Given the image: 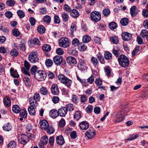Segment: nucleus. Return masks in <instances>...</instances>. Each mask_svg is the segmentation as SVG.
<instances>
[{"label":"nucleus","mask_w":148,"mask_h":148,"mask_svg":"<svg viewBox=\"0 0 148 148\" xmlns=\"http://www.w3.org/2000/svg\"><path fill=\"white\" fill-rule=\"evenodd\" d=\"M58 111V115H59L62 117L65 116L67 112L66 108L65 107H64L60 108Z\"/></svg>","instance_id":"14"},{"label":"nucleus","mask_w":148,"mask_h":148,"mask_svg":"<svg viewBox=\"0 0 148 148\" xmlns=\"http://www.w3.org/2000/svg\"><path fill=\"white\" fill-rule=\"evenodd\" d=\"M128 19L127 18H123L120 20V23L121 25L123 26L127 25L128 24Z\"/></svg>","instance_id":"30"},{"label":"nucleus","mask_w":148,"mask_h":148,"mask_svg":"<svg viewBox=\"0 0 148 148\" xmlns=\"http://www.w3.org/2000/svg\"><path fill=\"white\" fill-rule=\"evenodd\" d=\"M39 123L41 129L45 130L47 129V127H49V124L47 121L45 119L41 120Z\"/></svg>","instance_id":"12"},{"label":"nucleus","mask_w":148,"mask_h":148,"mask_svg":"<svg viewBox=\"0 0 148 148\" xmlns=\"http://www.w3.org/2000/svg\"><path fill=\"white\" fill-rule=\"evenodd\" d=\"M38 69V68L37 67L36 65H33L31 68L30 71L31 73L32 74H34V76H35V74L37 72V70Z\"/></svg>","instance_id":"52"},{"label":"nucleus","mask_w":148,"mask_h":148,"mask_svg":"<svg viewBox=\"0 0 148 148\" xmlns=\"http://www.w3.org/2000/svg\"><path fill=\"white\" fill-rule=\"evenodd\" d=\"M12 34L15 36H17L19 35L20 32L16 28H14L12 30Z\"/></svg>","instance_id":"61"},{"label":"nucleus","mask_w":148,"mask_h":148,"mask_svg":"<svg viewBox=\"0 0 148 148\" xmlns=\"http://www.w3.org/2000/svg\"><path fill=\"white\" fill-rule=\"evenodd\" d=\"M97 58L101 64H104L105 63L104 57L102 55L97 56Z\"/></svg>","instance_id":"55"},{"label":"nucleus","mask_w":148,"mask_h":148,"mask_svg":"<svg viewBox=\"0 0 148 148\" xmlns=\"http://www.w3.org/2000/svg\"><path fill=\"white\" fill-rule=\"evenodd\" d=\"M18 53V52L16 50L14 49H12L10 52V54L13 57H16L17 56Z\"/></svg>","instance_id":"58"},{"label":"nucleus","mask_w":148,"mask_h":148,"mask_svg":"<svg viewBox=\"0 0 148 148\" xmlns=\"http://www.w3.org/2000/svg\"><path fill=\"white\" fill-rule=\"evenodd\" d=\"M6 3L7 5L8 6H12L15 4V2L13 0H8Z\"/></svg>","instance_id":"63"},{"label":"nucleus","mask_w":148,"mask_h":148,"mask_svg":"<svg viewBox=\"0 0 148 148\" xmlns=\"http://www.w3.org/2000/svg\"><path fill=\"white\" fill-rule=\"evenodd\" d=\"M122 37L124 40L129 41L132 38V35L127 32H123L121 34Z\"/></svg>","instance_id":"15"},{"label":"nucleus","mask_w":148,"mask_h":148,"mask_svg":"<svg viewBox=\"0 0 148 148\" xmlns=\"http://www.w3.org/2000/svg\"><path fill=\"white\" fill-rule=\"evenodd\" d=\"M45 130L47 131V132L49 134H52L55 132V130L54 128L51 126H49L47 127V129Z\"/></svg>","instance_id":"51"},{"label":"nucleus","mask_w":148,"mask_h":148,"mask_svg":"<svg viewBox=\"0 0 148 148\" xmlns=\"http://www.w3.org/2000/svg\"><path fill=\"white\" fill-rule=\"evenodd\" d=\"M69 53L72 55H75L77 54V51L74 48H71L69 50Z\"/></svg>","instance_id":"60"},{"label":"nucleus","mask_w":148,"mask_h":148,"mask_svg":"<svg viewBox=\"0 0 148 148\" xmlns=\"http://www.w3.org/2000/svg\"><path fill=\"white\" fill-rule=\"evenodd\" d=\"M66 78L62 83L64 84L67 87L69 88L71 85L72 81L67 77H66Z\"/></svg>","instance_id":"22"},{"label":"nucleus","mask_w":148,"mask_h":148,"mask_svg":"<svg viewBox=\"0 0 148 148\" xmlns=\"http://www.w3.org/2000/svg\"><path fill=\"white\" fill-rule=\"evenodd\" d=\"M30 66L31 65L30 63L25 60L24 61V67L21 69L22 72L26 75L30 76V74L29 73L28 71Z\"/></svg>","instance_id":"9"},{"label":"nucleus","mask_w":148,"mask_h":148,"mask_svg":"<svg viewBox=\"0 0 148 148\" xmlns=\"http://www.w3.org/2000/svg\"><path fill=\"white\" fill-rule=\"evenodd\" d=\"M65 107L66 108L67 111L68 110H69V111H73L74 109L73 105L71 103H69L66 106V107Z\"/></svg>","instance_id":"56"},{"label":"nucleus","mask_w":148,"mask_h":148,"mask_svg":"<svg viewBox=\"0 0 148 148\" xmlns=\"http://www.w3.org/2000/svg\"><path fill=\"white\" fill-rule=\"evenodd\" d=\"M12 110L14 113H18L21 111V108L18 105H15L13 106Z\"/></svg>","instance_id":"25"},{"label":"nucleus","mask_w":148,"mask_h":148,"mask_svg":"<svg viewBox=\"0 0 148 148\" xmlns=\"http://www.w3.org/2000/svg\"><path fill=\"white\" fill-rule=\"evenodd\" d=\"M95 134V131L93 129L88 130L85 133L86 136L89 139H92L93 138Z\"/></svg>","instance_id":"10"},{"label":"nucleus","mask_w":148,"mask_h":148,"mask_svg":"<svg viewBox=\"0 0 148 148\" xmlns=\"http://www.w3.org/2000/svg\"><path fill=\"white\" fill-rule=\"evenodd\" d=\"M118 61L119 64L122 67L126 68L129 66V61L128 58L124 55L119 56Z\"/></svg>","instance_id":"1"},{"label":"nucleus","mask_w":148,"mask_h":148,"mask_svg":"<svg viewBox=\"0 0 148 148\" xmlns=\"http://www.w3.org/2000/svg\"><path fill=\"white\" fill-rule=\"evenodd\" d=\"M62 17L64 22H66L67 21L69 18L68 14L65 12H63L62 13Z\"/></svg>","instance_id":"35"},{"label":"nucleus","mask_w":148,"mask_h":148,"mask_svg":"<svg viewBox=\"0 0 148 148\" xmlns=\"http://www.w3.org/2000/svg\"><path fill=\"white\" fill-rule=\"evenodd\" d=\"M3 103L6 106L9 107L11 105V101L8 97H6L3 99Z\"/></svg>","instance_id":"26"},{"label":"nucleus","mask_w":148,"mask_h":148,"mask_svg":"<svg viewBox=\"0 0 148 148\" xmlns=\"http://www.w3.org/2000/svg\"><path fill=\"white\" fill-rule=\"evenodd\" d=\"M66 76L62 74H60L58 76V80L62 83L66 78Z\"/></svg>","instance_id":"53"},{"label":"nucleus","mask_w":148,"mask_h":148,"mask_svg":"<svg viewBox=\"0 0 148 148\" xmlns=\"http://www.w3.org/2000/svg\"><path fill=\"white\" fill-rule=\"evenodd\" d=\"M57 143L60 145H62L64 143V140L63 137L62 135L58 136L56 138Z\"/></svg>","instance_id":"19"},{"label":"nucleus","mask_w":148,"mask_h":148,"mask_svg":"<svg viewBox=\"0 0 148 148\" xmlns=\"http://www.w3.org/2000/svg\"><path fill=\"white\" fill-rule=\"evenodd\" d=\"M69 40L66 38L62 37L59 40L58 44L60 47L64 48H66L69 45Z\"/></svg>","instance_id":"5"},{"label":"nucleus","mask_w":148,"mask_h":148,"mask_svg":"<svg viewBox=\"0 0 148 148\" xmlns=\"http://www.w3.org/2000/svg\"><path fill=\"white\" fill-rule=\"evenodd\" d=\"M91 19L95 22L99 21L101 18V13L99 12L95 11L92 12L90 15Z\"/></svg>","instance_id":"4"},{"label":"nucleus","mask_w":148,"mask_h":148,"mask_svg":"<svg viewBox=\"0 0 148 148\" xmlns=\"http://www.w3.org/2000/svg\"><path fill=\"white\" fill-rule=\"evenodd\" d=\"M120 51L119 50L117 49H114L112 51V53L115 55V56L117 57L120 54Z\"/></svg>","instance_id":"62"},{"label":"nucleus","mask_w":148,"mask_h":148,"mask_svg":"<svg viewBox=\"0 0 148 148\" xmlns=\"http://www.w3.org/2000/svg\"><path fill=\"white\" fill-rule=\"evenodd\" d=\"M80 128L82 130H86L89 127V124L85 121L82 122L79 125Z\"/></svg>","instance_id":"17"},{"label":"nucleus","mask_w":148,"mask_h":148,"mask_svg":"<svg viewBox=\"0 0 148 148\" xmlns=\"http://www.w3.org/2000/svg\"><path fill=\"white\" fill-rule=\"evenodd\" d=\"M48 138L47 136H43L40 139V142L42 144L46 145L48 143Z\"/></svg>","instance_id":"37"},{"label":"nucleus","mask_w":148,"mask_h":148,"mask_svg":"<svg viewBox=\"0 0 148 148\" xmlns=\"http://www.w3.org/2000/svg\"><path fill=\"white\" fill-rule=\"evenodd\" d=\"M40 93L41 94L45 95L47 94L48 90L46 88L42 87L40 89Z\"/></svg>","instance_id":"54"},{"label":"nucleus","mask_w":148,"mask_h":148,"mask_svg":"<svg viewBox=\"0 0 148 148\" xmlns=\"http://www.w3.org/2000/svg\"><path fill=\"white\" fill-rule=\"evenodd\" d=\"M24 82L26 86L30 87L31 86V82L30 79L29 78L25 77L24 79Z\"/></svg>","instance_id":"38"},{"label":"nucleus","mask_w":148,"mask_h":148,"mask_svg":"<svg viewBox=\"0 0 148 148\" xmlns=\"http://www.w3.org/2000/svg\"><path fill=\"white\" fill-rule=\"evenodd\" d=\"M140 97L143 98H146L148 97V91L145 90L142 91L140 93Z\"/></svg>","instance_id":"47"},{"label":"nucleus","mask_w":148,"mask_h":148,"mask_svg":"<svg viewBox=\"0 0 148 148\" xmlns=\"http://www.w3.org/2000/svg\"><path fill=\"white\" fill-rule=\"evenodd\" d=\"M45 64L47 66L50 67L53 65V62L52 60L50 59H47L45 60Z\"/></svg>","instance_id":"48"},{"label":"nucleus","mask_w":148,"mask_h":148,"mask_svg":"<svg viewBox=\"0 0 148 148\" xmlns=\"http://www.w3.org/2000/svg\"><path fill=\"white\" fill-rule=\"evenodd\" d=\"M17 13L18 16L20 18H22L25 16V13L21 10H18L17 11Z\"/></svg>","instance_id":"59"},{"label":"nucleus","mask_w":148,"mask_h":148,"mask_svg":"<svg viewBox=\"0 0 148 148\" xmlns=\"http://www.w3.org/2000/svg\"><path fill=\"white\" fill-rule=\"evenodd\" d=\"M117 27V23L114 22H110L109 24V27L113 30L116 29Z\"/></svg>","instance_id":"33"},{"label":"nucleus","mask_w":148,"mask_h":148,"mask_svg":"<svg viewBox=\"0 0 148 148\" xmlns=\"http://www.w3.org/2000/svg\"><path fill=\"white\" fill-rule=\"evenodd\" d=\"M67 62L69 64L72 65H74L76 63V60L73 57L69 56L66 59Z\"/></svg>","instance_id":"18"},{"label":"nucleus","mask_w":148,"mask_h":148,"mask_svg":"<svg viewBox=\"0 0 148 148\" xmlns=\"http://www.w3.org/2000/svg\"><path fill=\"white\" fill-rule=\"evenodd\" d=\"M140 35L142 38H146L148 41V31L147 29H143L140 33Z\"/></svg>","instance_id":"21"},{"label":"nucleus","mask_w":148,"mask_h":148,"mask_svg":"<svg viewBox=\"0 0 148 148\" xmlns=\"http://www.w3.org/2000/svg\"><path fill=\"white\" fill-rule=\"evenodd\" d=\"M71 15L74 18H77L79 15L78 11L75 9H73L70 11Z\"/></svg>","instance_id":"23"},{"label":"nucleus","mask_w":148,"mask_h":148,"mask_svg":"<svg viewBox=\"0 0 148 148\" xmlns=\"http://www.w3.org/2000/svg\"><path fill=\"white\" fill-rule=\"evenodd\" d=\"M110 41L113 44H117L119 42L118 38L116 36L110 37Z\"/></svg>","instance_id":"36"},{"label":"nucleus","mask_w":148,"mask_h":148,"mask_svg":"<svg viewBox=\"0 0 148 148\" xmlns=\"http://www.w3.org/2000/svg\"><path fill=\"white\" fill-rule=\"evenodd\" d=\"M16 146V143L14 141H10L8 145V148H15Z\"/></svg>","instance_id":"50"},{"label":"nucleus","mask_w":148,"mask_h":148,"mask_svg":"<svg viewBox=\"0 0 148 148\" xmlns=\"http://www.w3.org/2000/svg\"><path fill=\"white\" fill-rule=\"evenodd\" d=\"M42 49L43 50L46 52H48L51 50V47L49 45L45 44L42 46Z\"/></svg>","instance_id":"42"},{"label":"nucleus","mask_w":148,"mask_h":148,"mask_svg":"<svg viewBox=\"0 0 148 148\" xmlns=\"http://www.w3.org/2000/svg\"><path fill=\"white\" fill-rule=\"evenodd\" d=\"M31 44H33L35 45L40 46V45L39 39L36 38H34L31 41Z\"/></svg>","instance_id":"49"},{"label":"nucleus","mask_w":148,"mask_h":148,"mask_svg":"<svg viewBox=\"0 0 148 148\" xmlns=\"http://www.w3.org/2000/svg\"><path fill=\"white\" fill-rule=\"evenodd\" d=\"M47 77L46 72L43 71L38 70L35 74L34 77L35 79L39 81H42L45 79Z\"/></svg>","instance_id":"2"},{"label":"nucleus","mask_w":148,"mask_h":148,"mask_svg":"<svg viewBox=\"0 0 148 148\" xmlns=\"http://www.w3.org/2000/svg\"><path fill=\"white\" fill-rule=\"evenodd\" d=\"M29 101L31 106H34L35 107L37 106V103L36 100L34 99L33 97H30L29 99Z\"/></svg>","instance_id":"27"},{"label":"nucleus","mask_w":148,"mask_h":148,"mask_svg":"<svg viewBox=\"0 0 148 148\" xmlns=\"http://www.w3.org/2000/svg\"><path fill=\"white\" fill-rule=\"evenodd\" d=\"M139 48L140 46H137L135 47L132 52V54L133 56H134L138 52L139 50Z\"/></svg>","instance_id":"64"},{"label":"nucleus","mask_w":148,"mask_h":148,"mask_svg":"<svg viewBox=\"0 0 148 148\" xmlns=\"http://www.w3.org/2000/svg\"><path fill=\"white\" fill-rule=\"evenodd\" d=\"M91 62L94 65L97 66L99 63L97 58L93 56L90 59Z\"/></svg>","instance_id":"45"},{"label":"nucleus","mask_w":148,"mask_h":148,"mask_svg":"<svg viewBox=\"0 0 148 148\" xmlns=\"http://www.w3.org/2000/svg\"><path fill=\"white\" fill-rule=\"evenodd\" d=\"M80 44L79 40L77 38H74L72 41V44L74 46H78Z\"/></svg>","instance_id":"57"},{"label":"nucleus","mask_w":148,"mask_h":148,"mask_svg":"<svg viewBox=\"0 0 148 148\" xmlns=\"http://www.w3.org/2000/svg\"><path fill=\"white\" fill-rule=\"evenodd\" d=\"M53 60L56 65H59L62 62V58L60 56L57 55L54 57Z\"/></svg>","instance_id":"11"},{"label":"nucleus","mask_w":148,"mask_h":148,"mask_svg":"<svg viewBox=\"0 0 148 148\" xmlns=\"http://www.w3.org/2000/svg\"><path fill=\"white\" fill-rule=\"evenodd\" d=\"M78 49L80 51H84L87 48V46L81 43L78 45Z\"/></svg>","instance_id":"39"},{"label":"nucleus","mask_w":148,"mask_h":148,"mask_svg":"<svg viewBox=\"0 0 148 148\" xmlns=\"http://www.w3.org/2000/svg\"><path fill=\"white\" fill-rule=\"evenodd\" d=\"M104 72L107 76H109L111 74L110 67L109 66H105L104 68Z\"/></svg>","instance_id":"31"},{"label":"nucleus","mask_w":148,"mask_h":148,"mask_svg":"<svg viewBox=\"0 0 148 148\" xmlns=\"http://www.w3.org/2000/svg\"><path fill=\"white\" fill-rule=\"evenodd\" d=\"M43 21L45 23H49L51 21V18L48 15H46L43 17Z\"/></svg>","instance_id":"46"},{"label":"nucleus","mask_w":148,"mask_h":148,"mask_svg":"<svg viewBox=\"0 0 148 148\" xmlns=\"http://www.w3.org/2000/svg\"><path fill=\"white\" fill-rule=\"evenodd\" d=\"M3 130L5 131L8 132L11 130L12 126L9 123H8L6 125H4L3 126Z\"/></svg>","instance_id":"34"},{"label":"nucleus","mask_w":148,"mask_h":148,"mask_svg":"<svg viewBox=\"0 0 148 148\" xmlns=\"http://www.w3.org/2000/svg\"><path fill=\"white\" fill-rule=\"evenodd\" d=\"M81 112L79 111H76L74 115V118L77 120H78L81 118Z\"/></svg>","instance_id":"43"},{"label":"nucleus","mask_w":148,"mask_h":148,"mask_svg":"<svg viewBox=\"0 0 148 148\" xmlns=\"http://www.w3.org/2000/svg\"><path fill=\"white\" fill-rule=\"evenodd\" d=\"M104 57L106 60H109L112 59V55L110 52L107 51L105 52L104 54Z\"/></svg>","instance_id":"29"},{"label":"nucleus","mask_w":148,"mask_h":148,"mask_svg":"<svg viewBox=\"0 0 148 148\" xmlns=\"http://www.w3.org/2000/svg\"><path fill=\"white\" fill-rule=\"evenodd\" d=\"M51 91L52 93L54 95H57L59 93V90L58 86L56 84L53 85L51 88Z\"/></svg>","instance_id":"16"},{"label":"nucleus","mask_w":148,"mask_h":148,"mask_svg":"<svg viewBox=\"0 0 148 148\" xmlns=\"http://www.w3.org/2000/svg\"><path fill=\"white\" fill-rule=\"evenodd\" d=\"M138 13L137 7L134 5L132 6L130 9V14L132 17H135Z\"/></svg>","instance_id":"13"},{"label":"nucleus","mask_w":148,"mask_h":148,"mask_svg":"<svg viewBox=\"0 0 148 148\" xmlns=\"http://www.w3.org/2000/svg\"><path fill=\"white\" fill-rule=\"evenodd\" d=\"M91 39V38L87 35H84L82 38L83 42L85 43L89 42L90 41Z\"/></svg>","instance_id":"41"},{"label":"nucleus","mask_w":148,"mask_h":148,"mask_svg":"<svg viewBox=\"0 0 148 148\" xmlns=\"http://www.w3.org/2000/svg\"><path fill=\"white\" fill-rule=\"evenodd\" d=\"M37 31L40 34H43L45 31L44 27L42 25H40L38 27Z\"/></svg>","instance_id":"44"},{"label":"nucleus","mask_w":148,"mask_h":148,"mask_svg":"<svg viewBox=\"0 0 148 148\" xmlns=\"http://www.w3.org/2000/svg\"><path fill=\"white\" fill-rule=\"evenodd\" d=\"M113 116L114 118L116 119L114 121L115 123L121 122L124 119V116L120 111L114 112L113 113Z\"/></svg>","instance_id":"3"},{"label":"nucleus","mask_w":148,"mask_h":148,"mask_svg":"<svg viewBox=\"0 0 148 148\" xmlns=\"http://www.w3.org/2000/svg\"><path fill=\"white\" fill-rule=\"evenodd\" d=\"M21 116L23 118H26L27 117V112L26 110L25 109H22L20 112Z\"/></svg>","instance_id":"40"},{"label":"nucleus","mask_w":148,"mask_h":148,"mask_svg":"<svg viewBox=\"0 0 148 148\" xmlns=\"http://www.w3.org/2000/svg\"><path fill=\"white\" fill-rule=\"evenodd\" d=\"M86 63L85 60L80 59L79 60V63L77 67L81 71L86 70L87 69Z\"/></svg>","instance_id":"8"},{"label":"nucleus","mask_w":148,"mask_h":148,"mask_svg":"<svg viewBox=\"0 0 148 148\" xmlns=\"http://www.w3.org/2000/svg\"><path fill=\"white\" fill-rule=\"evenodd\" d=\"M49 114L50 116L53 119H55L58 116V112L55 109L51 110L49 112Z\"/></svg>","instance_id":"20"},{"label":"nucleus","mask_w":148,"mask_h":148,"mask_svg":"<svg viewBox=\"0 0 148 148\" xmlns=\"http://www.w3.org/2000/svg\"><path fill=\"white\" fill-rule=\"evenodd\" d=\"M18 141L21 144L25 145L29 141V138L25 134H20L18 136Z\"/></svg>","instance_id":"7"},{"label":"nucleus","mask_w":148,"mask_h":148,"mask_svg":"<svg viewBox=\"0 0 148 148\" xmlns=\"http://www.w3.org/2000/svg\"><path fill=\"white\" fill-rule=\"evenodd\" d=\"M34 107L30 106L28 108V111L29 114L31 116H34L36 113V111L35 110Z\"/></svg>","instance_id":"28"},{"label":"nucleus","mask_w":148,"mask_h":148,"mask_svg":"<svg viewBox=\"0 0 148 148\" xmlns=\"http://www.w3.org/2000/svg\"><path fill=\"white\" fill-rule=\"evenodd\" d=\"M10 73L11 76L14 78H17L19 77V75L16 70H14L12 68L10 69Z\"/></svg>","instance_id":"24"},{"label":"nucleus","mask_w":148,"mask_h":148,"mask_svg":"<svg viewBox=\"0 0 148 148\" xmlns=\"http://www.w3.org/2000/svg\"><path fill=\"white\" fill-rule=\"evenodd\" d=\"M29 60L32 63L38 62L39 58L37 56L36 51H32L30 53L28 56Z\"/></svg>","instance_id":"6"},{"label":"nucleus","mask_w":148,"mask_h":148,"mask_svg":"<svg viewBox=\"0 0 148 148\" xmlns=\"http://www.w3.org/2000/svg\"><path fill=\"white\" fill-rule=\"evenodd\" d=\"M102 14L105 17H108L110 14V11L108 8H105L102 10Z\"/></svg>","instance_id":"32"}]
</instances>
